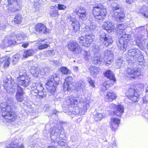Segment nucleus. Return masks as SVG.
<instances>
[{"mask_svg": "<svg viewBox=\"0 0 148 148\" xmlns=\"http://www.w3.org/2000/svg\"><path fill=\"white\" fill-rule=\"evenodd\" d=\"M93 13L96 19L102 21L106 17L107 11L106 8L103 7L97 6L93 7Z\"/></svg>", "mask_w": 148, "mask_h": 148, "instance_id": "423d86ee", "label": "nucleus"}, {"mask_svg": "<svg viewBox=\"0 0 148 148\" xmlns=\"http://www.w3.org/2000/svg\"><path fill=\"white\" fill-rule=\"evenodd\" d=\"M74 98V97L71 96L66 100V104L67 105L69 106L70 105L72 106L74 104V101H73Z\"/></svg>", "mask_w": 148, "mask_h": 148, "instance_id": "09e8293b", "label": "nucleus"}, {"mask_svg": "<svg viewBox=\"0 0 148 148\" xmlns=\"http://www.w3.org/2000/svg\"><path fill=\"white\" fill-rule=\"evenodd\" d=\"M36 31L40 33H45L47 32L45 26L42 23L37 24L35 27Z\"/></svg>", "mask_w": 148, "mask_h": 148, "instance_id": "393cba45", "label": "nucleus"}, {"mask_svg": "<svg viewBox=\"0 0 148 148\" xmlns=\"http://www.w3.org/2000/svg\"><path fill=\"white\" fill-rule=\"evenodd\" d=\"M11 85H10V92H11L12 94H13L15 91V89L17 87V84L15 83V82L12 79V77H11Z\"/></svg>", "mask_w": 148, "mask_h": 148, "instance_id": "4c0bfd02", "label": "nucleus"}, {"mask_svg": "<svg viewBox=\"0 0 148 148\" xmlns=\"http://www.w3.org/2000/svg\"><path fill=\"white\" fill-rule=\"evenodd\" d=\"M127 57H129V61L133 63H136L140 65L144 63V57L140 50L136 48L131 49L128 51Z\"/></svg>", "mask_w": 148, "mask_h": 148, "instance_id": "f03ea898", "label": "nucleus"}, {"mask_svg": "<svg viewBox=\"0 0 148 148\" xmlns=\"http://www.w3.org/2000/svg\"><path fill=\"white\" fill-rule=\"evenodd\" d=\"M103 111L101 110V113L103 112ZM94 118L96 121H99L101 120L103 118V115L102 113H98L96 115H94Z\"/></svg>", "mask_w": 148, "mask_h": 148, "instance_id": "de8ad7c7", "label": "nucleus"}, {"mask_svg": "<svg viewBox=\"0 0 148 148\" xmlns=\"http://www.w3.org/2000/svg\"><path fill=\"white\" fill-rule=\"evenodd\" d=\"M125 64V61L122 58L118 59L116 62V66L117 68L120 67L122 66H124Z\"/></svg>", "mask_w": 148, "mask_h": 148, "instance_id": "c03bdc74", "label": "nucleus"}, {"mask_svg": "<svg viewBox=\"0 0 148 148\" xmlns=\"http://www.w3.org/2000/svg\"><path fill=\"white\" fill-rule=\"evenodd\" d=\"M71 25L74 32H76L79 30L80 25L77 20L74 23H72Z\"/></svg>", "mask_w": 148, "mask_h": 148, "instance_id": "ea45409f", "label": "nucleus"}, {"mask_svg": "<svg viewBox=\"0 0 148 148\" xmlns=\"http://www.w3.org/2000/svg\"><path fill=\"white\" fill-rule=\"evenodd\" d=\"M111 85V83H110L109 81H107L103 83L102 85L101 86V90L102 92H105L107 89Z\"/></svg>", "mask_w": 148, "mask_h": 148, "instance_id": "f704fd0d", "label": "nucleus"}, {"mask_svg": "<svg viewBox=\"0 0 148 148\" xmlns=\"http://www.w3.org/2000/svg\"><path fill=\"white\" fill-rule=\"evenodd\" d=\"M139 12L145 17L148 18V6H144L141 8Z\"/></svg>", "mask_w": 148, "mask_h": 148, "instance_id": "c9c22d12", "label": "nucleus"}, {"mask_svg": "<svg viewBox=\"0 0 148 148\" xmlns=\"http://www.w3.org/2000/svg\"><path fill=\"white\" fill-rule=\"evenodd\" d=\"M17 118V115L14 112H10V121H14Z\"/></svg>", "mask_w": 148, "mask_h": 148, "instance_id": "3c124183", "label": "nucleus"}, {"mask_svg": "<svg viewBox=\"0 0 148 148\" xmlns=\"http://www.w3.org/2000/svg\"><path fill=\"white\" fill-rule=\"evenodd\" d=\"M39 45H40L38 47L39 50H42L48 47V45L46 44L41 45V44H39Z\"/></svg>", "mask_w": 148, "mask_h": 148, "instance_id": "bf43d9fd", "label": "nucleus"}, {"mask_svg": "<svg viewBox=\"0 0 148 148\" xmlns=\"http://www.w3.org/2000/svg\"><path fill=\"white\" fill-rule=\"evenodd\" d=\"M124 108L123 106L121 105H119L116 106L115 110L113 111L115 115L120 116L121 114L124 112Z\"/></svg>", "mask_w": 148, "mask_h": 148, "instance_id": "bb28decb", "label": "nucleus"}, {"mask_svg": "<svg viewBox=\"0 0 148 148\" xmlns=\"http://www.w3.org/2000/svg\"><path fill=\"white\" fill-rule=\"evenodd\" d=\"M105 98L108 99L109 101H111L116 98V96L114 92L109 91L105 95Z\"/></svg>", "mask_w": 148, "mask_h": 148, "instance_id": "2f4dec72", "label": "nucleus"}, {"mask_svg": "<svg viewBox=\"0 0 148 148\" xmlns=\"http://www.w3.org/2000/svg\"><path fill=\"white\" fill-rule=\"evenodd\" d=\"M116 107V106L115 104L113 103H111L109 105L107 106V108L109 109H110L111 110L113 109L114 111L115 110Z\"/></svg>", "mask_w": 148, "mask_h": 148, "instance_id": "680f3d73", "label": "nucleus"}, {"mask_svg": "<svg viewBox=\"0 0 148 148\" xmlns=\"http://www.w3.org/2000/svg\"><path fill=\"white\" fill-rule=\"evenodd\" d=\"M74 12L77 14L80 19L85 21L87 19L88 12L84 8L77 7L74 10Z\"/></svg>", "mask_w": 148, "mask_h": 148, "instance_id": "ddd939ff", "label": "nucleus"}, {"mask_svg": "<svg viewBox=\"0 0 148 148\" xmlns=\"http://www.w3.org/2000/svg\"><path fill=\"white\" fill-rule=\"evenodd\" d=\"M22 3L21 0H10V5L14 4L15 7L11 6V10L14 12L20 10Z\"/></svg>", "mask_w": 148, "mask_h": 148, "instance_id": "6ab92c4d", "label": "nucleus"}, {"mask_svg": "<svg viewBox=\"0 0 148 148\" xmlns=\"http://www.w3.org/2000/svg\"><path fill=\"white\" fill-rule=\"evenodd\" d=\"M98 68L95 66H91L89 69L90 74L93 76H96L98 73Z\"/></svg>", "mask_w": 148, "mask_h": 148, "instance_id": "e433bc0d", "label": "nucleus"}, {"mask_svg": "<svg viewBox=\"0 0 148 148\" xmlns=\"http://www.w3.org/2000/svg\"><path fill=\"white\" fill-rule=\"evenodd\" d=\"M146 110H147V113L145 112L144 113V116L146 119H148V106L146 107L145 112Z\"/></svg>", "mask_w": 148, "mask_h": 148, "instance_id": "774afa93", "label": "nucleus"}, {"mask_svg": "<svg viewBox=\"0 0 148 148\" xmlns=\"http://www.w3.org/2000/svg\"><path fill=\"white\" fill-rule=\"evenodd\" d=\"M126 27V26H124V24H119L117 25V32L118 34L122 36V34H125L124 32L123 31Z\"/></svg>", "mask_w": 148, "mask_h": 148, "instance_id": "473e14b6", "label": "nucleus"}, {"mask_svg": "<svg viewBox=\"0 0 148 148\" xmlns=\"http://www.w3.org/2000/svg\"><path fill=\"white\" fill-rule=\"evenodd\" d=\"M20 56V55L18 54L15 55L13 56L12 59L13 64H15L18 62Z\"/></svg>", "mask_w": 148, "mask_h": 148, "instance_id": "603ef678", "label": "nucleus"}, {"mask_svg": "<svg viewBox=\"0 0 148 148\" xmlns=\"http://www.w3.org/2000/svg\"><path fill=\"white\" fill-rule=\"evenodd\" d=\"M100 57L99 54H98L97 55L95 54L92 59V63L94 64L99 65H100L102 62V61L100 60Z\"/></svg>", "mask_w": 148, "mask_h": 148, "instance_id": "c85d7f7f", "label": "nucleus"}, {"mask_svg": "<svg viewBox=\"0 0 148 148\" xmlns=\"http://www.w3.org/2000/svg\"><path fill=\"white\" fill-rule=\"evenodd\" d=\"M103 26L105 30H106L108 33L111 32L114 29V27L111 23L109 22H104Z\"/></svg>", "mask_w": 148, "mask_h": 148, "instance_id": "a878e982", "label": "nucleus"}, {"mask_svg": "<svg viewBox=\"0 0 148 148\" xmlns=\"http://www.w3.org/2000/svg\"><path fill=\"white\" fill-rule=\"evenodd\" d=\"M87 80L88 82V83L90 84V85L94 87H95L94 86V82L91 79V78L90 77H88L87 78Z\"/></svg>", "mask_w": 148, "mask_h": 148, "instance_id": "052dcab7", "label": "nucleus"}, {"mask_svg": "<svg viewBox=\"0 0 148 148\" xmlns=\"http://www.w3.org/2000/svg\"><path fill=\"white\" fill-rule=\"evenodd\" d=\"M97 27L96 25L93 23H92L90 26H86V29H87L88 31H90L91 32H92L96 29Z\"/></svg>", "mask_w": 148, "mask_h": 148, "instance_id": "37998d69", "label": "nucleus"}, {"mask_svg": "<svg viewBox=\"0 0 148 148\" xmlns=\"http://www.w3.org/2000/svg\"><path fill=\"white\" fill-rule=\"evenodd\" d=\"M93 37L94 36L92 34L81 36L79 37V42L81 45L88 47L92 42Z\"/></svg>", "mask_w": 148, "mask_h": 148, "instance_id": "1a4fd4ad", "label": "nucleus"}, {"mask_svg": "<svg viewBox=\"0 0 148 148\" xmlns=\"http://www.w3.org/2000/svg\"><path fill=\"white\" fill-rule=\"evenodd\" d=\"M7 77L4 78L3 84L0 87V116L4 124L9 125V82Z\"/></svg>", "mask_w": 148, "mask_h": 148, "instance_id": "f257e3e1", "label": "nucleus"}, {"mask_svg": "<svg viewBox=\"0 0 148 148\" xmlns=\"http://www.w3.org/2000/svg\"><path fill=\"white\" fill-rule=\"evenodd\" d=\"M137 87L139 88L138 90V91H143L144 90V85L142 83L137 84Z\"/></svg>", "mask_w": 148, "mask_h": 148, "instance_id": "0e129e2a", "label": "nucleus"}, {"mask_svg": "<svg viewBox=\"0 0 148 148\" xmlns=\"http://www.w3.org/2000/svg\"><path fill=\"white\" fill-rule=\"evenodd\" d=\"M73 101H74L75 106H77V102L80 103L79 104L83 103L88 100L83 101V99L80 97H74Z\"/></svg>", "mask_w": 148, "mask_h": 148, "instance_id": "a19ab883", "label": "nucleus"}, {"mask_svg": "<svg viewBox=\"0 0 148 148\" xmlns=\"http://www.w3.org/2000/svg\"><path fill=\"white\" fill-rule=\"evenodd\" d=\"M75 86L76 88L82 90H84L86 87L85 82L82 80H80L76 83Z\"/></svg>", "mask_w": 148, "mask_h": 148, "instance_id": "72a5a7b5", "label": "nucleus"}, {"mask_svg": "<svg viewBox=\"0 0 148 148\" xmlns=\"http://www.w3.org/2000/svg\"><path fill=\"white\" fill-rule=\"evenodd\" d=\"M9 39L5 38L2 40V44H1V47L2 48H5L9 46Z\"/></svg>", "mask_w": 148, "mask_h": 148, "instance_id": "79ce46f5", "label": "nucleus"}, {"mask_svg": "<svg viewBox=\"0 0 148 148\" xmlns=\"http://www.w3.org/2000/svg\"><path fill=\"white\" fill-rule=\"evenodd\" d=\"M24 147L23 145L22 144H18L15 143L14 142H12L10 144V148H24Z\"/></svg>", "mask_w": 148, "mask_h": 148, "instance_id": "49530a36", "label": "nucleus"}, {"mask_svg": "<svg viewBox=\"0 0 148 148\" xmlns=\"http://www.w3.org/2000/svg\"><path fill=\"white\" fill-rule=\"evenodd\" d=\"M68 48L74 54H79L82 51L81 48L75 42H70L68 45Z\"/></svg>", "mask_w": 148, "mask_h": 148, "instance_id": "4468645a", "label": "nucleus"}, {"mask_svg": "<svg viewBox=\"0 0 148 148\" xmlns=\"http://www.w3.org/2000/svg\"><path fill=\"white\" fill-rule=\"evenodd\" d=\"M57 130H52L50 133V136L52 141L56 142L58 144L61 146H64L65 143L63 141H62V138L60 139L59 133H58L56 131Z\"/></svg>", "mask_w": 148, "mask_h": 148, "instance_id": "9b49d317", "label": "nucleus"}, {"mask_svg": "<svg viewBox=\"0 0 148 148\" xmlns=\"http://www.w3.org/2000/svg\"><path fill=\"white\" fill-rule=\"evenodd\" d=\"M67 20L69 21H71L72 23H74L77 20L74 16H69Z\"/></svg>", "mask_w": 148, "mask_h": 148, "instance_id": "e2e57ef3", "label": "nucleus"}, {"mask_svg": "<svg viewBox=\"0 0 148 148\" xmlns=\"http://www.w3.org/2000/svg\"><path fill=\"white\" fill-rule=\"evenodd\" d=\"M104 62L105 65L108 66L113 61V54L112 52L110 51L106 50L104 53Z\"/></svg>", "mask_w": 148, "mask_h": 148, "instance_id": "2eb2a0df", "label": "nucleus"}, {"mask_svg": "<svg viewBox=\"0 0 148 148\" xmlns=\"http://www.w3.org/2000/svg\"><path fill=\"white\" fill-rule=\"evenodd\" d=\"M40 3L39 0H36L35 1L34 3L33 7L34 10L37 11L39 10L40 9Z\"/></svg>", "mask_w": 148, "mask_h": 148, "instance_id": "a18cd8bd", "label": "nucleus"}, {"mask_svg": "<svg viewBox=\"0 0 148 148\" xmlns=\"http://www.w3.org/2000/svg\"><path fill=\"white\" fill-rule=\"evenodd\" d=\"M29 42H24L22 43L21 46L24 48H27L29 45Z\"/></svg>", "mask_w": 148, "mask_h": 148, "instance_id": "338daca9", "label": "nucleus"}, {"mask_svg": "<svg viewBox=\"0 0 148 148\" xmlns=\"http://www.w3.org/2000/svg\"><path fill=\"white\" fill-rule=\"evenodd\" d=\"M60 70L62 73L63 74L66 75L68 73L69 70L66 67H61Z\"/></svg>", "mask_w": 148, "mask_h": 148, "instance_id": "13d9d810", "label": "nucleus"}, {"mask_svg": "<svg viewBox=\"0 0 148 148\" xmlns=\"http://www.w3.org/2000/svg\"><path fill=\"white\" fill-rule=\"evenodd\" d=\"M29 144L30 146L31 147L37 148L38 147V144L36 143V142H35L34 141V140L33 138L31 139Z\"/></svg>", "mask_w": 148, "mask_h": 148, "instance_id": "6e6d98bb", "label": "nucleus"}, {"mask_svg": "<svg viewBox=\"0 0 148 148\" xmlns=\"http://www.w3.org/2000/svg\"><path fill=\"white\" fill-rule=\"evenodd\" d=\"M104 74L105 77L109 79V80L107 81H109L110 83H111V85H113L116 81V79L114 74L110 70H108L106 71Z\"/></svg>", "mask_w": 148, "mask_h": 148, "instance_id": "5701e85b", "label": "nucleus"}, {"mask_svg": "<svg viewBox=\"0 0 148 148\" xmlns=\"http://www.w3.org/2000/svg\"><path fill=\"white\" fill-rule=\"evenodd\" d=\"M17 38L18 40H22L23 39L22 35L18 34L16 35L14 33H11L10 35V45H14L16 44L15 39Z\"/></svg>", "mask_w": 148, "mask_h": 148, "instance_id": "aec40b11", "label": "nucleus"}, {"mask_svg": "<svg viewBox=\"0 0 148 148\" xmlns=\"http://www.w3.org/2000/svg\"><path fill=\"white\" fill-rule=\"evenodd\" d=\"M127 76L130 78H134L140 74V70L137 68L131 69L128 67L127 70Z\"/></svg>", "mask_w": 148, "mask_h": 148, "instance_id": "f3484780", "label": "nucleus"}, {"mask_svg": "<svg viewBox=\"0 0 148 148\" xmlns=\"http://www.w3.org/2000/svg\"><path fill=\"white\" fill-rule=\"evenodd\" d=\"M32 93L38 94L40 98L45 97L47 93L40 83L37 82L33 83L31 87Z\"/></svg>", "mask_w": 148, "mask_h": 148, "instance_id": "0eeeda50", "label": "nucleus"}, {"mask_svg": "<svg viewBox=\"0 0 148 148\" xmlns=\"http://www.w3.org/2000/svg\"><path fill=\"white\" fill-rule=\"evenodd\" d=\"M99 37L100 40L103 41V44L106 47L109 46L113 42L112 37L103 31L100 32Z\"/></svg>", "mask_w": 148, "mask_h": 148, "instance_id": "f8f14e48", "label": "nucleus"}, {"mask_svg": "<svg viewBox=\"0 0 148 148\" xmlns=\"http://www.w3.org/2000/svg\"><path fill=\"white\" fill-rule=\"evenodd\" d=\"M84 59L87 61L90 58V52L85 51H84Z\"/></svg>", "mask_w": 148, "mask_h": 148, "instance_id": "864d4df0", "label": "nucleus"}, {"mask_svg": "<svg viewBox=\"0 0 148 148\" xmlns=\"http://www.w3.org/2000/svg\"><path fill=\"white\" fill-rule=\"evenodd\" d=\"M72 80V77H68L66 78L63 86V90L64 91L70 90L71 89L70 85Z\"/></svg>", "mask_w": 148, "mask_h": 148, "instance_id": "b1692460", "label": "nucleus"}, {"mask_svg": "<svg viewBox=\"0 0 148 148\" xmlns=\"http://www.w3.org/2000/svg\"><path fill=\"white\" fill-rule=\"evenodd\" d=\"M112 16L116 18L117 21L122 22L124 21L125 15L123 9L121 6L116 5V6L112 7Z\"/></svg>", "mask_w": 148, "mask_h": 148, "instance_id": "39448f33", "label": "nucleus"}, {"mask_svg": "<svg viewBox=\"0 0 148 148\" xmlns=\"http://www.w3.org/2000/svg\"><path fill=\"white\" fill-rule=\"evenodd\" d=\"M135 29L137 34L138 33L139 34L138 35V34H136L134 36L136 44L140 49H143L144 48L141 43V40H143L145 38H142L140 34L144 30V29L143 27L141 26L136 27Z\"/></svg>", "mask_w": 148, "mask_h": 148, "instance_id": "6e6552de", "label": "nucleus"}, {"mask_svg": "<svg viewBox=\"0 0 148 148\" xmlns=\"http://www.w3.org/2000/svg\"><path fill=\"white\" fill-rule=\"evenodd\" d=\"M28 68L29 69L30 72L33 76L36 77L38 76L39 72V69L38 68L30 65L29 66Z\"/></svg>", "mask_w": 148, "mask_h": 148, "instance_id": "7c9ffc66", "label": "nucleus"}, {"mask_svg": "<svg viewBox=\"0 0 148 148\" xmlns=\"http://www.w3.org/2000/svg\"><path fill=\"white\" fill-rule=\"evenodd\" d=\"M128 35L127 34H123L120 37L117 43L118 48L121 50H125L127 47V42L129 41Z\"/></svg>", "mask_w": 148, "mask_h": 148, "instance_id": "9d476101", "label": "nucleus"}, {"mask_svg": "<svg viewBox=\"0 0 148 148\" xmlns=\"http://www.w3.org/2000/svg\"><path fill=\"white\" fill-rule=\"evenodd\" d=\"M22 21V15L20 14L16 15L14 18V20L12 21L15 24H19L21 23Z\"/></svg>", "mask_w": 148, "mask_h": 148, "instance_id": "58836bf2", "label": "nucleus"}, {"mask_svg": "<svg viewBox=\"0 0 148 148\" xmlns=\"http://www.w3.org/2000/svg\"><path fill=\"white\" fill-rule=\"evenodd\" d=\"M90 102L87 101L79 105V108L77 106H75V104L72 106H70L69 110L71 114L74 115L80 114L83 115L90 107Z\"/></svg>", "mask_w": 148, "mask_h": 148, "instance_id": "7ed1b4c3", "label": "nucleus"}, {"mask_svg": "<svg viewBox=\"0 0 148 148\" xmlns=\"http://www.w3.org/2000/svg\"><path fill=\"white\" fill-rule=\"evenodd\" d=\"M55 52L53 50H49L46 52V55L47 57H52L55 54Z\"/></svg>", "mask_w": 148, "mask_h": 148, "instance_id": "5fc2aeb1", "label": "nucleus"}, {"mask_svg": "<svg viewBox=\"0 0 148 148\" xmlns=\"http://www.w3.org/2000/svg\"><path fill=\"white\" fill-rule=\"evenodd\" d=\"M35 51L33 49H28L24 51L23 56L24 58H27L33 56L35 54Z\"/></svg>", "mask_w": 148, "mask_h": 148, "instance_id": "c756f323", "label": "nucleus"}, {"mask_svg": "<svg viewBox=\"0 0 148 148\" xmlns=\"http://www.w3.org/2000/svg\"><path fill=\"white\" fill-rule=\"evenodd\" d=\"M112 125L110 127L112 129H115L117 128L120 122V120L117 118H112L111 119Z\"/></svg>", "mask_w": 148, "mask_h": 148, "instance_id": "cd10ccee", "label": "nucleus"}, {"mask_svg": "<svg viewBox=\"0 0 148 148\" xmlns=\"http://www.w3.org/2000/svg\"><path fill=\"white\" fill-rule=\"evenodd\" d=\"M21 79L18 80V84L27 87L31 83L30 78L27 76L25 77H21Z\"/></svg>", "mask_w": 148, "mask_h": 148, "instance_id": "4be33fe9", "label": "nucleus"}, {"mask_svg": "<svg viewBox=\"0 0 148 148\" xmlns=\"http://www.w3.org/2000/svg\"><path fill=\"white\" fill-rule=\"evenodd\" d=\"M3 65L5 69L8 68L9 65V56H5L0 58V66Z\"/></svg>", "mask_w": 148, "mask_h": 148, "instance_id": "412c9836", "label": "nucleus"}, {"mask_svg": "<svg viewBox=\"0 0 148 148\" xmlns=\"http://www.w3.org/2000/svg\"><path fill=\"white\" fill-rule=\"evenodd\" d=\"M24 95V93L22 88L21 86H18L17 92L16 95V100L20 102H22L25 99Z\"/></svg>", "mask_w": 148, "mask_h": 148, "instance_id": "a211bd4d", "label": "nucleus"}, {"mask_svg": "<svg viewBox=\"0 0 148 148\" xmlns=\"http://www.w3.org/2000/svg\"><path fill=\"white\" fill-rule=\"evenodd\" d=\"M126 94L128 98L134 102L138 101L139 97L138 92L136 91L134 88L129 89Z\"/></svg>", "mask_w": 148, "mask_h": 148, "instance_id": "dca6fc26", "label": "nucleus"}, {"mask_svg": "<svg viewBox=\"0 0 148 148\" xmlns=\"http://www.w3.org/2000/svg\"><path fill=\"white\" fill-rule=\"evenodd\" d=\"M50 16L53 17H57L59 15L58 10L54 8L52 9L50 11Z\"/></svg>", "mask_w": 148, "mask_h": 148, "instance_id": "8fccbe9b", "label": "nucleus"}, {"mask_svg": "<svg viewBox=\"0 0 148 148\" xmlns=\"http://www.w3.org/2000/svg\"><path fill=\"white\" fill-rule=\"evenodd\" d=\"M66 8V7L64 5L59 4L58 5V8L59 10H64Z\"/></svg>", "mask_w": 148, "mask_h": 148, "instance_id": "69168bd1", "label": "nucleus"}, {"mask_svg": "<svg viewBox=\"0 0 148 148\" xmlns=\"http://www.w3.org/2000/svg\"><path fill=\"white\" fill-rule=\"evenodd\" d=\"M24 71H25L22 70L21 71V72L19 73H18V74L19 75V77H17V78L18 80H19V79H21V77H25L26 75H25V74L24 72Z\"/></svg>", "mask_w": 148, "mask_h": 148, "instance_id": "4d7b16f0", "label": "nucleus"}, {"mask_svg": "<svg viewBox=\"0 0 148 148\" xmlns=\"http://www.w3.org/2000/svg\"><path fill=\"white\" fill-rule=\"evenodd\" d=\"M59 78L56 75L51 76L46 83V88L50 95L53 94L56 90V86L59 81Z\"/></svg>", "mask_w": 148, "mask_h": 148, "instance_id": "20e7f679", "label": "nucleus"}]
</instances>
